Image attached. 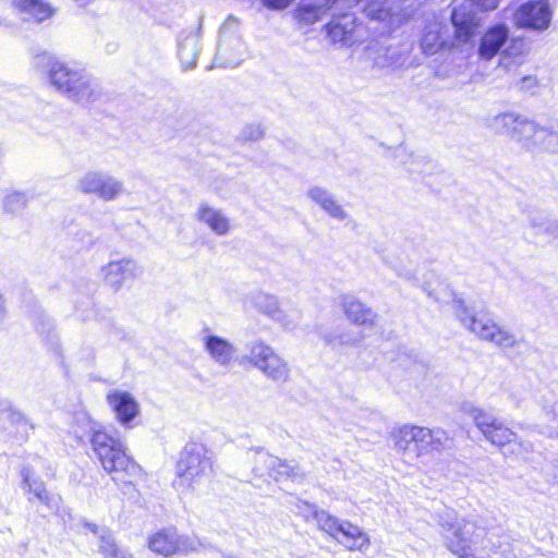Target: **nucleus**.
<instances>
[{
  "mask_svg": "<svg viewBox=\"0 0 558 558\" xmlns=\"http://www.w3.org/2000/svg\"><path fill=\"white\" fill-rule=\"evenodd\" d=\"M434 299H435L436 301H440V299H439L437 295H434Z\"/></svg>",
  "mask_w": 558,
  "mask_h": 558,
  "instance_id": "47",
  "label": "nucleus"
},
{
  "mask_svg": "<svg viewBox=\"0 0 558 558\" xmlns=\"http://www.w3.org/2000/svg\"><path fill=\"white\" fill-rule=\"evenodd\" d=\"M241 362L257 369L266 379L274 383L284 384L291 379L288 361L263 340L247 343Z\"/></svg>",
  "mask_w": 558,
  "mask_h": 558,
  "instance_id": "6",
  "label": "nucleus"
},
{
  "mask_svg": "<svg viewBox=\"0 0 558 558\" xmlns=\"http://www.w3.org/2000/svg\"><path fill=\"white\" fill-rule=\"evenodd\" d=\"M526 59V46L521 39H511L500 51L499 66L508 72H515Z\"/></svg>",
  "mask_w": 558,
  "mask_h": 558,
  "instance_id": "28",
  "label": "nucleus"
},
{
  "mask_svg": "<svg viewBox=\"0 0 558 558\" xmlns=\"http://www.w3.org/2000/svg\"><path fill=\"white\" fill-rule=\"evenodd\" d=\"M550 412H553L554 417H555V418L557 417V420H558V415L556 414L555 409H553Z\"/></svg>",
  "mask_w": 558,
  "mask_h": 558,
  "instance_id": "46",
  "label": "nucleus"
},
{
  "mask_svg": "<svg viewBox=\"0 0 558 558\" xmlns=\"http://www.w3.org/2000/svg\"><path fill=\"white\" fill-rule=\"evenodd\" d=\"M530 119L515 112H502L487 119V126L496 134L509 136L512 141L521 144L523 138V126Z\"/></svg>",
  "mask_w": 558,
  "mask_h": 558,
  "instance_id": "16",
  "label": "nucleus"
},
{
  "mask_svg": "<svg viewBox=\"0 0 558 558\" xmlns=\"http://www.w3.org/2000/svg\"><path fill=\"white\" fill-rule=\"evenodd\" d=\"M546 232L550 235L558 236V222H549L546 227Z\"/></svg>",
  "mask_w": 558,
  "mask_h": 558,
  "instance_id": "43",
  "label": "nucleus"
},
{
  "mask_svg": "<svg viewBox=\"0 0 558 558\" xmlns=\"http://www.w3.org/2000/svg\"><path fill=\"white\" fill-rule=\"evenodd\" d=\"M105 282L113 290H120L124 283L143 275V267L132 258L109 262L101 268Z\"/></svg>",
  "mask_w": 558,
  "mask_h": 558,
  "instance_id": "14",
  "label": "nucleus"
},
{
  "mask_svg": "<svg viewBox=\"0 0 558 558\" xmlns=\"http://www.w3.org/2000/svg\"><path fill=\"white\" fill-rule=\"evenodd\" d=\"M453 310L461 325L481 340L488 341L501 349H511L517 345L518 340L512 331L499 326L486 315H475L463 301H454Z\"/></svg>",
  "mask_w": 558,
  "mask_h": 558,
  "instance_id": "5",
  "label": "nucleus"
},
{
  "mask_svg": "<svg viewBox=\"0 0 558 558\" xmlns=\"http://www.w3.org/2000/svg\"><path fill=\"white\" fill-rule=\"evenodd\" d=\"M235 20L227 21L220 31V39L216 54V61L223 66L239 65L245 54V46L241 38L235 34Z\"/></svg>",
  "mask_w": 558,
  "mask_h": 558,
  "instance_id": "10",
  "label": "nucleus"
},
{
  "mask_svg": "<svg viewBox=\"0 0 558 558\" xmlns=\"http://www.w3.org/2000/svg\"><path fill=\"white\" fill-rule=\"evenodd\" d=\"M28 202L27 196L22 192H11L3 198V208L12 215L24 210Z\"/></svg>",
  "mask_w": 558,
  "mask_h": 558,
  "instance_id": "35",
  "label": "nucleus"
},
{
  "mask_svg": "<svg viewBox=\"0 0 558 558\" xmlns=\"http://www.w3.org/2000/svg\"><path fill=\"white\" fill-rule=\"evenodd\" d=\"M214 474V453L202 444H189L175 465L173 488L180 494L195 493Z\"/></svg>",
  "mask_w": 558,
  "mask_h": 558,
  "instance_id": "4",
  "label": "nucleus"
},
{
  "mask_svg": "<svg viewBox=\"0 0 558 558\" xmlns=\"http://www.w3.org/2000/svg\"><path fill=\"white\" fill-rule=\"evenodd\" d=\"M553 11L546 0L530 1L520 5L513 21L518 27L534 31H545L549 27Z\"/></svg>",
  "mask_w": 558,
  "mask_h": 558,
  "instance_id": "11",
  "label": "nucleus"
},
{
  "mask_svg": "<svg viewBox=\"0 0 558 558\" xmlns=\"http://www.w3.org/2000/svg\"><path fill=\"white\" fill-rule=\"evenodd\" d=\"M254 303L255 306L266 315L272 318H278L280 313L278 302L275 296L264 293H257L254 295Z\"/></svg>",
  "mask_w": 558,
  "mask_h": 558,
  "instance_id": "34",
  "label": "nucleus"
},
{
  "mask_svg": "<svg viewBox=\"0 0 558 558\" xmlns=\"http://www.w3.org/2000/svg\"><path fill=\"white\" fill-rule=\"evenodd\" d=\"M203 343L216 364L222 367H229L232 364L236 351L232 342L219 336L208 335L203 338Z\"/></svg>",
  "mask_w": 558,
  "mask_h": 558,
  "instance_id": "24",
  "label": "nucleus"
},
{
  "mask_svg": "<svg viewBox=\"0 0 558 558\" xmlns=\"http://www.w3.org/2000/svg\"><path fill=\"white\" fill-rule=\"evenodd\" d=\"M0 8L16 10L24 21H45L52 14L51 8L40 0H0ZM11 23L9 16H0V24Z\"/></svg>",
  "mask_w": 558,
  "mask_h": 558,
  "instance_id": "15",
  "label": "nucleus"
},
{
  "mask_svg": "<svg viewBox=\"0 0 558 558\" xmlns=\"http://www.w3.org/2000/svg\"><path fill=\"white\" fill-rule=\"evenodd\" d=\"M99 96V90L96 82H94L87 74L82 73L74 87H71L68 97L78 104H88L94 101Z\"/></svg>",
  "mask_w": 558,
  "mask_h": 558,
  "instance_id": "30",
  "label": "nucleus"
},
{
  "mask_svg": "<svg viewBox=\"0 0 558 558\" xmlns=\"http://www.w3.org/2000/svg\"><path fill=\"white\" fill-rule=\"evenodd\" d=\"M77 192L95 195L105 202L120 197L124 192V183L108 172L90 170L85 172L76 182Z\"/></svg>",
  "mask_w": 558,
  "mask_h": 558,
  "instance_id": "7",
  "label": "nucleus"
},
{
  "mask_svg": "<svg viewBox=\"0 0 558 558\" xmlns=\"http://www.w3.org/2000/svg\"><path fill=\"white\" fill-rule=\"evenodd\" d=\"M375 64L379 68H388L396 65L398 58L395 51L388 48H381L378 50V54L374 59Z\"/></svg>",
  "mask_w": 558,
  "mask_h": 558,
  "instance_id": "37",
  "label": "nucleus"
},
{
  "mask_svg": "<svg viewBox=\"0 0 558 558\" xmlns=\"http://www.w3.org/2000/svg\"><path fill=\"white\" fill-rule=\"evenodd\" d=\"M521 146L530 151L558 153V128L554 124L539 125L530 120L523 126Z\"/></svg>",
  "mask_w": 558,
  "mask_h": 558,
  "instance_id": "9",
  "label": "nucleus"
},
{
  "mask_svg": "<svg viewBox=\"0 0 558 558\" xmlns=\"http://www.w3.org/2000/svg\"><path fill=\"white\" fill-rule=\"evenodd\" d=\"M361 0H331V3L335 7V10H341L344 8H351L357 4Z\"/></svg>",
  "mask_w": 558,
  "mask_h": 558,
  "instance_id": "42",
  "label": "nucleus"
},
{
  "mask_svg": "<svg viewBox=\"0 0 558 558\" xmlns=\"http://www.w3.org/2000/svg\"><path fill=\"white\" fill-rule=\"evenodd\" d=\"M90 442L102 469L114 482L132 484L142 477V468L126 454L119 438L98 429L93 433Z\"/></svg>",
  "mask_w": 558,
  "mask_h": 558,
  "instance_id": "2",
  "label": "nucleus"
},
{
  "mask_svg": "<svg viewBox=\"0 0 558 558\" xmlns=\"http://www.w3.org/2000/svg\"><path fill=\"white\" fill-rule=\"evenodd\" d=\"M314 518L319 529L336 539L344 521L330 515L326 511H315Z\"/></svg>",
  "mask_w": 558,
  "mask_h": 558,
  "instance_id": "33",
  "label": "nucleus"
},
{
  "mask_svg": "<svg viewBox=\"0 0 558 558\" xmlns=\"http://www.w3.org/2000/svg\"><path fill=\"white\" fill-rule=\"evenodd\" d=\"M392 448L411 468H417L423 458L440 453L452 446V438L442 428L404 424L390 432Z\"/></svg>",
  "mask_w": 558,
  "mask_h": 558,
  "instance_id": "1",
  "label": "nucleus"
},
{
  "mask_svg": "<svg viewBox=\"0 0 558 558\" xmlns=\"http://www.w3.org/2000/svg\"><path fill=\"white\" fill-rule=\"evenodd\" d=\"M307 196L331 218L339 221L348 218L345 209L328 190L320 186H312L307 191Z\"/></svg>",
  "mask_w": 558,
  "mask_h": 558,
  "instance_id": "27",
  "label": "nucleus"
},
{
  "mask_svg": "<svg viewBox=\"0 0 558 558\" xmlns=\"http://www.w3.org/2000/svg\"><path fill=\"white\" fill-rule=\"evenodd\" d=\"M32 429L31 421L17 408L9 405L0 411L1 433L19 440H25Z\"/></svg>",
  "mask_w": 558,
  "mask_h": 558,
  "instance_id": "17",
  "label": "nucleus"
},
{
  "mask_svg": "<svg viewBox=\"0 0 558 558\" xmlns=\"http://www.w3.org/2000/svg\"><path fill=\"white\" fill-rule=\"evenodd\" d=\"M339 302L349 322L367 328L375 326L377 319L376 313L357 298L351 294H343L339 298Z\"/></svg>",
  "mask_w": 558,
  "mask_h": 558,
  "instance_id": "18",
  "label": "nucleus"
},
{
  "mask_svg": "<svg viewBox=\"0 0 558 558\" xmlns=\"http://www.w3.org/2000/svg\"><path fill=\"white\" fill-rule=\"evenodd\" d=\"M262 4L272 11H282L289 8L295 0H259Z\"/></svg>",
  "mask_w": 558,
  "mask_h": 558,
  "instance_id": "40",
  "label": "nucleus"
},
{
  "mask_svg": "<svg viewBox=\"0 0 558 558\" xmlns=\"http://www.w3.org/2000/svg\"><path fill=\"white\" fill-rule=\"evenodd\" d=\"M336 541L351 551H365L371 546L369 535L349 521L343 522Z\"/></svg>",
  "mask_w": 558,
  "mask_h": 558,
  "instance_id": "26",
  "label": "nucleus"
},
{
  "mask_svg": "<svg viewBox=\"0 0 558 558\" xmlns=\"http://www.w3.org/2000/svg\"><path fill=\"white\" fill-rule=\"evenodd\" d=\"M360 32V26L355 23V17L351 14H342L332 20L327 25V33L333 43L343 45H353L356 41L355 33Z\"/></svg>",
  "mask_w": 558,
  "mask_h": 558,
  "instance_id": "25",
  "label": "nucleus"
},
{
  "mask_svg": "<svg viewBox=\"0 0 558 558\" xmlns=\"http://www.w3.org/2000/svg\"><path fill=\"white\" fill-rule=\"evenodd\" d=\"M22 478L24 488L27 489L29 494H33L34 497L37 498L41 504H50V497L45 488L44 483L34 476L32 470L28 468L23 469Z\"/></svg>",
  "mask_w": 558,
  "mask_h": 558,
  "instance_id": "32",
  "label": "nucleus"
},
{
  "mask_svg": "<svg viewBox=\"0 0 558 558\" xmlns=\"http://www.w3.org/2000/svg\"><path fill=\"white\" fill-rule=\"evenodd\" d=\"M509 41V28L506 25L499 24L490 27L481 38L480 58L486 61L492 60Z\"/></svg>",
  "mask_w": 558,
  "mask_h": 558,
  "instance_id": "23",
  "label": "nucleus"
},
{
  "mask_svg": "<svg viewBox=\"0 0 558 558\" xmlns=\"http://www.w3.org/2000/svg\"><path fill=\"white\" fill-rule=\"evenodd\" d=\"M539 85L536 76L529 75L521 78V88L526 90H534Z\"/></svg>",
  "mask_w": 558,
  "mask_h": 558,
  "instance_id": "41",
  "label": "nucleus"
},
{
  "mask_svg": "<svg viewBox=\"0 0 558 558\" xmlns=\"http://www.w3.org/2000/svg\"><path fill=\"white\" fill-rule=\"evenodd\" d=\"M149 548L165 557L177 553L187 554L196 551L201 547V543L187 537H181L175 531L166 530L154 534L149 538Z\"/></svg>",
  "mask_w": 558,
  "mask_h": 558,
  "instance_id": "12",
  "label": "nucleus"
},
{
  "mask_svg": "<svg viewBox=\"0 0 558 558\" xmlns=\"http://www.w3.org/2000/svg\"><path fill=\"white\" fill-rule=\"evenodd\" d=\"M256 471H257V473H258V475H259V476H263V475H264V472H263V470H260V469H257Z\"/></svg>",
  "mask_w": 558,
  "mask_h": 558,
  "instance_id": "45",
  "label": "nucleus"
},
{
  "mask_svg": "<svg viewBox=\"0 0 558 558\" xmlns=\"http://www.w3.org/2000/svg\"><path fill=\"white\" fill-rule=\"evenodd\" d=\"M264 135V131L260 125H247L243 129L241 133V137L244 141H257L262 138Z\"/></svg>",
  "mask_w": 558,
  "mask_h": 558,
  "instance_id": "39",
  "label": "nucleus"
},
{
  "mask_svg": "<svg viewBox=\"0 0 558 558\" xmlns=\"http://www.w3.org/2000/svg\"><path fill=\"white\" fill-rule=\"evenodd\" d=\"M194 216L198 222L205 225L216 235H227L231 230V222L227 215L209 204H199Z\"/></svg>",
  "mask_w": 558,
  "mask_h": 558,
  "instance_id": "20",
  "label": "nucleus"
},
{
  "mask_svg": "<svg viewBox=\"0 0 558 558\" xmlns=\"http://www.w3.org/2000/svg\"><path fill=\"white\" fill-rule=\"evenodd\" d=\"M366 15L375 21L387 22L389 27L400 23L399 17L392 13L389 0H372L365 8Z\"/></svg>",
  "mask_w": 558,
  "mask_h": 558,
  "instance_id": "31",
  "label": "nucleus"
},
{
  "mask_svg": "<svg viewBox=\"0 0 558 558\" xmlns=\"http://www.w3.org/2000/svg\"><path fill=\"white\" fill-rule=\"evenodd\" d=\"M107 401L118 421L123 425L129 424L140 412L138 403L128 391L111 390L107 395Z\"/></svg>",
  "mask_w": 558,
  "mask_h": 558,
  "instance_id": "22",
  "label": "nucleus"
},
{
  "mask_svg": "<svg viewBox=\"0 0 558 558\" xmlns=\"http://www.w3.org/2000/svg\"><path fill=\"white\" fill-rule=\"evenodd\" d=\"M86 526H87L88 529H90V531H92L93 533H98V532H99V531H98V527H97L96 525H94V524H87Z\"/></svg>",
  "mask_w": 558,
  "mask_h": 558,
  "instance_id": "44",
  "label": "nucleus"
},
{
  "mask_svg": "<svg viewBox=\"0 0 558 558\" xmlns=\"http://www.w3.org/2000/svg\"><path fill=\"white\" fill-rule=\"evenodd\" d=\"M257 462L263 464L269 476L276 481L291 480L292 482H300L304 477L299 463L294 461H282L277 457L262 453L258 456Z\"/></svg>",
  "mask_w": 558,
  "mask_h": 558,
  "instance_id": "19",
  "label": "nucleus"
},
{
  "mask_svg": "<svg viewBox=\"0 0 558 558\" xmlns=\"http://www.w3.org/2000/svg\"><path fill=\"white\" fill-rule=\"evenodd\" d=\"M41 60H47L51 84L68 96L71 87L76 85L83 72L71 69L66 64L52 60L47 56H43Z\"/></svg>",
  "mask_w": 558,
  "mask_h": 558,
  "instance_id": "21",
  "label": "nucleus"
},
{
  "mask_svg": "<svg viewBox=\"0 0 558 558\" xmlns=\"http://www.w3.org/2000/svg\"><path fill=\"white\" fill-rule=\"evenodd\" d=\"M468 413L485 439L490 444L501 447L515 438V433L505 426L494 414L474 407L470 408Z\"/></svg>",
  "mask_w": 558,
  "mask_h": 558,
  "instance_id": "8",
  "label": "nucleus"
},
{
  "mask_svg": "<svg viewBox=\"0 0 558 558\" xmlns=\"http://www.w3.org/2000/svg\"><path fill=\"white\" fill-rule=\"evenodd\" d=\"M451 21L456 27V36L451 37L447 25L434 22L427 25L422 34L421 49L425 54H436L450 50L456 41L466 43L478 25L475 12L464 5H456L452 10Z\"/></svg>",
  "mask_w": 558,
  "mask_h": 558,
  "instance_id": "3",
  "label": "nucleus"
},
{
  "mask_svg": "<svg viewBox=\"0 0 558 558\" xmlns=\"http://www.w3.org/2000/svg\"><path fill=\"white\" fill-rule=\"evenodd\" d=\"M328 10H335L331 0H325L322 4L303 2L293 11V17L302 25H312L318 22Z\"/></svg>",
  "mask_w": 558,
  "mask_h": 558,
  "instance_id": "29",
  "label": "nucleus"
},
{
  "mask_svg": "<svg viewBox=\"0 0 558 558\" xmlns=\"http://www.w3.org/2000/svg\"><path fill=\"white\" fill-rule=\"evenodd\" d=\"M100 545L99 550L104 555L105 558H109V556L119 548L110 533L105 530L100 531Z\"/></svg>",
  "mask_w": 558,
  "mask_h": 558,
  "instance_id": "38",
  "label": "nucleus"
},
{
  "mask_svg": "<svg viewBox=\"0 0 558 558\" xmlns=\"http://www.w3.org/2000/svg\"><path fill=\"white\" fill-rule=\"evenodd\" d=\"M476 530L473 522L465 520L451 525L445 535L447 548L459 558H476L471 550Z\"/></svg>",
  "mask_w": 558,
  "mask_h": 558,
  "instance_id": "13",
  "label": "nucleus"
},
{
  "mask_svg": "<svg viewBox=\"0 0 558 558\" xmlns=\"http://www.w3.org/2000/svg\"><path fill=\"white\" fill-rule=\"evenodd\" d=\"M196 44L193 38L185 39L179 49V57L185 70L193 69L196 64Z\"/></svg>",
  "mask_w": 558,
  "mask_h": 558,
  "instance_id": "36",
  "label": "nucleus"
}]
</instances>
